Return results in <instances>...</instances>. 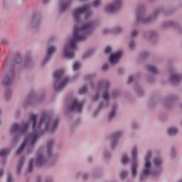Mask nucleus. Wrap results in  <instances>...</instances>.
Returning <instances> with one entry per match:
<instances>
[{
  "label": "nucleus",
  "mask_w": 182,
  "mask_h": 182,
  "mask_svg": "<svg viewBox=\"0 0 182 182\" xmlns=\"http://www.w3.org/2000/svg\"><path fill=\"white\" fill-rule=\"evenodd\" d=\"M85 79V80H92V79H93V75H86Z\"/></svg>",
  "instance_id": "54"
},
{
  "label": "nucleus",
  "mask_w": 182,
  "mask_h": 182,
  "mask_svg": "<svg viewBox=\"0 0 182 182\" xmlns=\"http://www.w3.org/2000/svg\"><path fill=\"white\" fill-rule=\"evenodd\" d=\"M122 136H123V131H117L110 136L112 150H116L119 144V140Z\"/></svg>",
  "instance_id": "15"
},
{
  "label": "nucleus",
  "mask_w": 182,
  "mask_h": 182,
  "mask_svg": "<svg viewBox=\"0 0 182 182\" xmlns=\"http://www.w3.org/2000/svg\"><path fill=\"white\" fill-rule=\"evenodd\" d=\"M177 182H182V179L178 180Z\"/></svg>",
  "instance_id": "64"
},
{
  "label": "nucleus",
  "mask_w": 182,
  "mask_h": 182,
  "mask_svg": "<svg viewBox=\"0 0 182 182\" xmlns=\"http://www.w3.org/2000/svg\"><path fill=\"white\" fill-rule=\"evenodd\" d=\"M12 97V91L10 90H7L4 92V99L5 100H9L11 97Z\"/></svg>",
  "instance_id": "39"
},
{
  "label": "nucleus",
  "mask_w": 182,
  "mask_h": 182,
  "mask_svg": "<svg viewBox=\"0 0 182 182\" xmlns=\"http://www.w3.org/2000/svg\"><path fill=\"white\" fill-rule=\"evenodd\" d=\"M87 160L89 163H92V161H93V158L92 156H88Z\"/></svg>",
  "instance_id": "60"
},
{
  "label": "nucleus",
  "mask_w": 182,
  "mask_h": 182,
  "mask_svg": "<svg viewBox=\"0 0 182 182\" xmlns=\"http://www.w3.org/2000/svg\"><path fill=\"white\" fill-rule=\"evenodd\" d=\"M119 107V104L114 102L111 107V110L108 115V122H112L114 117H116V113L117 112V109Z\"/></svg>",
  "instance_id": "23"
},
{
  "label": "nucleus",
  "mask_w": 182,
  "mask_h": 182,
  "mask_svg": "<svg viewBox=\"0 0 182 182\" xmlns=\"http://www.w3.org/2000/svg\"><path fill=\"white\" fill-rule=\"evenodd\" d=\"M145 69L151 73V75H160V70L154 65L148 64L146 65Z\"/></svg>",
  "instance_id": "24"
},
{
  "label": "nucleus",
  "mask_w": 182,
  "mask_h": 182,
  "mask_svg": "<svg viewBox=\"0 0 182 182\" xmlns=\"http://www.w3.org/2000/svg\"><path fill=\"white\" fill-rule=\"evenodd\" d=\"M182 8V3L178 2L177 4H176L173 7V11H176V9H180Z\"/></svg>",
  "instance_id": "49"
},
{
  "label": "nucleus",
  "mask_w": 182,
  "mask_h": 182,
  "mask_svg": "<svg viewBox=\"0 0 182 182\" xmlns=\"http://www.w3.org/2000/svg\"><path fill=\"white\" fill-rule=\"evenodd\" d=\"M120 96V92L119 91H114L112 92V97L114 99H116L117 97H119Z\"/></svg>",
  "instance_id": "51"
},
{
  "label": "nucleus",
  "mask_w": 182,
  "mask_h": 182,
  "mask_svg": "<svg viewBox=\"0 0 182 182\" xmlns=\"http://www.w3.org/2000/svg\"><path fill=\"white\" fill-rule=\"evenodd\" d=\"M6 182H12V175L9 173L7 176Z\"/></svg>",
  "instance_id": "53"
},
{
  "label": "nucleus",
  "mask_w": 182,
  "mask_h": 182,
  "mask_svg": "<svg viewBox=\"0 0 182 182\" xmlns=\"http://www.w3.org/2000/svg\"><path fill=\"white\" fill-rule=\"evenodd\" d=\"M102 1L101 0H95L92 3V5L94 8H99L100 6Z\"/></svg>",
  "instance_id": "43"
},
{
  "label": "nucleus",
  "mask_w": 182,
  "mask_h": 182,
  "mask_svg": "<svg viewBox=\"0 0 182 182\" xmlns=\"http://www.w3.org/2000/svg\"><path fill=\"white\" fill-rule=\"evenodd\" d=\"M43 182H52V178H47L44 180Z\"/></svg>",
  "instance_id": "59"
},
{
  "label": "nucleus",
  "mask_w": 182,
  "mask_h": 182,
  "mask_svg": "<svg viewBox=\"0 0 182 182\" xmlns=\"http://www.w3.org/2000/svg\"><path fill=\"white\" fill-rule=\"evenodd\" d=\"M87 92V87L86 86H83L79 90L78 93L79 95H85Z\"/></svg>",
  "instance_id": "44"
},
{
  "label": "nucleus",
  "mask_w": 182,
  "mask_h": 182,
  "mask_svg": "<svg viewBox=\"0 0 182 182\" xmlns=\"http://www.w3.org/2000/svg\"><path fill=\"white\" fill-rule=\"evenodd\" d=\"M79 68H80V63H79V62L75 63L73 65V69L75 72H76V70H77Z\"/></svg>",
  "instance_id": "47"
},
{
  "label": "nucleus",
  "mask_w": 182,
  "mask_h": 182,
  "mask_svg": "<svg viewBox=\"0 0 182 182\" xmlns=\"http://www.w3.org/2000/svg\"><path fill=\"white\" fill-rule=\"evenodd\" d=\"M128 176H129L128 171L122 170L119 172V178H121V180H126Z\"/></svg>",
  "instance_id": "35"
},
{
  "label": "nucleus",
  "mask_w": 182,
  "mask_h": 182,
  "mask_svg": "<svg viewBox=\"0 0 182 182\" xmlns=\"http://www.w3.org/2000/svg\"><path fill=\"white\" fill-rule=\"evenodd\" d=\"M43 148L40 149L37 154V158L36 159V164L38 167H42L44 164L48 163V155L45 156V152H43Z\"/></svg>",
  "instance_id": "16"
},
{
  "label": "nucleus",
  "mask_w": 182,
  "mask_h": 182,
  "mask_svg": "<svg viewBox=\"0 0 182 182\" xmlns=\"http://www.w3.org/2000/svg\"><path fill=\"white\" fill-rule=\"evenodd\" d=\"M73 0H59L58 1V12L59 14H63L67 12L68 9L70 8L72 1Z\"/></svg>",
  "instance_id": "19"
},
{
  "label": "nucleus",
  "mask_w": 182,
  "mask_h": 182,
  "mask_svg": "<svg viewBox=\"0 0 182 182\" xmlns=\"http://www.w3.org/2000/svg\"><path fill=\"white\" fill-rule=\"evenodd\" d=\"M177 156V150L176 149L175 147L171 148L170 150V157L171 159H176Z\"/></svg>",
  "instance_id": "38"
},
{
  "label": "nucleus",
  "mask_w": 182,
  "mask_h": 182,
  "mask_svg": "<svg viewBox=\"0 0 182 182\" xmlns=\"http://www.w3.org/2000/svg\"><path fill=\"white\" fill-rule=\"evenodd\" d=\"M157 103H159V99H157V97H151L148 102V107H149V109H153V107H156V106H157Z\"/></svg>",
  "instance_id": "29"
},
{
  "label": "nucleus",
  "mask_w": 182,
  "mask_h": 182,
  "mask_svg": "<svg viewBox=\"0 0 182 182\" xmlns=\"http://www.w3.org/2000/svg\"><path fill=\"white\" fill-rule=\"evenodd\" d=\"M135 92L138 96H143L144 95V91H143V89L140 85H135Z\"/></svg>",
  "instance_id": "34"
},
{
  "label": "nucleus",
  "mask_w": 182,
  "mask_h": 182,
  "mask_svg": "<svg viewBox=\"0 0 182 182\" xmlns=\"http://www.w3.org/2000/svg\"><path fill=\"white\" fill-rule=\"evenodd\" d=\"M146 11H147V5L145 3H141L138 4L136 9V16L135 18V26L139 25H150L154 22H157L159 19V15L164 12V7H158L152 10V12L149 16L146 15Z\"/></svg>",
  "instance_id": "5"
},
{
  "label": "nucleus",
  "mask_w": 182,
  "mask_h": 182,
  "mask_svg": "<svg viewBox=\"0 0 182 182\" xmlns=\"http://www.w3.org/2000/svg\"><path fill=\"white\" fill-rule=\"evenodd\" d=\"M82 15H85V19H90L93 16V11L90 10V6L84 5L75 8L73 11V19L74 27L73 36L65 44L63 55L66 59H73L75 58V50H76V43L86 41L89 35H92L95 29V23L90 21L80 25L82 22Z\"/></svg>",
  "instance_id": "2"
},
{
  "label": "nucleus",
  "mask_w": 182,
  "mask_h": 182,
  "mask_svg": "<svg viewBox=\"0 0 182 182\" xmlns=\"http://www.w3.org/2000/svg\"><path fill=\"white\" fill-rule=\"evenodd\" d=\"M31 63H32V58H31V57H27L25 61L26 66H29Z\"/></svg>",
  "instance_id": "48"
},
{
  "label": "nucleus",
  "mask_w": 182,
  "mask_h": 182,
  "mask_svg": "<svg viewBox=\"0 0 182 182\" xmlns=\"http://www.w3.org/2000/svg\"><path fill=\"white\" fill-rule=\"evenodd\" d=\"M41 16L39 13H35L31 21L27 24V27L30 31H38L41 26Z\"/></svg>",
  "instance_id": "11"
},
{
  "label": "nucleus",
  "mask_w": 182,
  "mask_h": 182,
  "mask_svg": "<svg viewBox=\"0 0 182 182\" xmlns=\"http://www.w3.org/2000/svg\"><path fill=\"white\" fill-rule=\"evenodd\" d=\"M153 151L148 150L144 156V165L142 173L139 176L141 181H144L149 176L153 178H159L163 173V158L161 156H156L152 162Z\"/></svg>",
  "instance_id": "3"
},
{
  "label": "nucleus",
  "mask_w": 182,
  "mask_h": 182,
  "mask_svg": "<svg viewBox=\"0 0 182 182\" xmlns=\"http://www.w3.org/2000/svg\"><path fill=\"white\" fill-rule=\"evenodd\" d=\"M154 75L153 74L151 75H148L146 76V81L148 82V83H154Z\"/></svg>",
  "instance_id": "40"
},
{
  "label": "nucleus",
  "mask_w": 182,
  "mask_h": 182,
  "mask_svg": "<svg viewBox=\"0 0 182 182\" xmlns=\"http://www.w3.org/2000/svg\"><path fill=\"white\" fill-rule=\"evenodd\" d=\"M111 31H112V29L109 30L107 28H105L103 30V33H112Z\"/></svg>",
  "instance_id": "57"
},
{
  "label": "nucleus",
  "mask_w": 182,
  "mask_h": 182,
  "mask_svg": "<svg viewBox=\"0 0 182 182\" xmlns=\"http://www.w3.org/2000/svg\"><path fill=\"white\" fill-rule=\"evenodd\" d=\"M179 23L178 21L174 20L164 21L161 23V28L163 31H167L171 28L178 32Z\"/></svg>",
  "instance_id": "14"
},
{
  "label": "nucleus",
  "mask_w": 182,
  "mask_h": 182,
  "mask_svg": "<svg viewBox=\"0 0 182 182\" xmlns=\"http://www.w3.org/2000/svg\"><path fill=\"white\" fill-rule=\"evenodd\" d=\"M139 77H140V75L139 73L136 74L134 76L130 75L128 77L127 83H129V84L133 83V82H134V80L139 79Z\"/></svg>",
  "instance_id": "37"
},
{
  "label": "nucleus",
  "mask_w": 182,
  "mask_h": 182,
  "mask_svg": "<svg viewBox=\"0 0 182 182\" xmlns=\"http://www.w3.org/2000/svg\"><path fill=\"white\" fill-rule=\"evenodd\" d=\"M50 0H43V2L44 4V5H46V4H48V2H49Z\"/></svg>",
  "instance_id": "62"
},
{
  "label": "nucleus",
  "mask_w": 182,
  "mask_h": 182,
  "mask_svg": "<svg viewBox=\"0 0 182 182\" xmlns=\"http://www.w3.org/2000/svg\"><path fill=\"white\" fill-rule=\"evenodd\" d=\"M32 170H33V159H31L29 161L28 173H32Z\"/></svg>",
  "instance_id": "42"
},
{
  "label": "nucleus",
  "mask_w": 182,
  "mask_h": 182,
  "mask_svg": "<svg viewBox=\"0 0 182 182\" xmlns=\"http://www.w3.org/2000/svg\"><path fill=\"white\" fill-rule=\"evenodd\" d=\"M178 100V95H171L166 97L164 100V106L167 109H170V107H173L174 105V102Z\"/></svg>",
  "instance_id": "21"
},
{
  "label": "nucleus",
  "mask_w": 182,
  "mask_h": 182,
  "mask_svg": "<svg viewBox=\"0 0 182 182\" xmlns=\"http://www.w3.org/2000/svg\"><path fill=\"white\" fill-rule=\"evenodd\" d=\"M136 46H137V44L136 43V40H134V38H129V41L128 43L129 50H134Z\"/></svg>",
  "instance_id": "32"
},
{
  "label": "nucleus",
  "mask_w": 182,
  "mask_h": 182,
  "mask_svg": "<svg viewBox=\"0 0 182 182\" xmlns=\"http://www.w3.org/2000/svg\"><path fill=\"white\" fill-rule=\"evenodd\" d=\"M24 163H25V158H23V156L20 157L18 161V164L16 168L17 176H21V174L22 173V168H23Z\"/></svg>",
  "instance_id": "25"
},
{
  "label": "nucleus",
  "mask_w": 182,
  "mask_h": 182,
  "mask_svg": "<svg viewBox=\"0 0 182 182\" xmlns=\"http://www.w3.org/2000/svg\"><path fill=\"white\" fill-rule=\"evenodd\" d=\"M95 55V49L90 48V50H87L84 54L82 55V59H89L91 56H93Z\"/></svg>",
  "instance_id": "31"
},
{
  "label": "nucleus",
  "mask_w": 182,
  "mask_h": 182,
  "mask_svg": "<svg viewBox=\"0 0 182 182\" xmlns=\"http://www.w3.org/2000/svg\"><path fill=\"white\" fill-rule=\"evenodd\" d=\"M102 158L104 160H110L112 159V154L107 149H105Z\"/></svg>",
  "instance_id": "36"
},
{
  "label": "nucleus",
  "mask_w": 182,
  "mask_h": 182,
  "mask_svg": "<svg viewBox=\"0 0 182 182\" xmlns=\"http://www.w3.org/2000/svg\"><path fill=\"white\" fill-rule=\"evenodd\" d=\"M148 2L149 4H154V3L157 2V0H148Z\"/></svg>",
  "instance_id": "61"
},
{
  "label": "nucleus",
  "mask_w": 182,
  "mask_h": 182,
  "mask_svg": "<svg viewBox=\"0 0 182 182\" xmlns=\"http://www.w3.org/2000/svg\"><path fill=\"white\" fill-rule=\"evenodd\" d=\"M117 73L118 75H123V73H124V70H123V68H119L117 70Z\"/></svg>",
  "instance_id": "55"
},
{
  "label": "nucleus",
  "mask_w": 182,
  "mask_h": 182,
  "mask_svg": "<svg viewBox=\"0 0 182 182\" xmlns=\"http://www.w3.org/2000/svg\"><path fill=\"white\" fill-rule=\"evenodd\" d=\"M54 84L53 87L55 92H62L65 86L69 83V77L65 75V71L58 70L53 73Z\"/></svg>",
  "instance_id": "6"
},
{
  "label": "nucleus",
  "mask_w": 182,
  "mask_h": 182,
  "mask_svg": "<svg viewBox=\"0 0 182 182\" xmlns=\"http://www.w3.org/2000/svg\"><path fill=\"white\" fill-rule=\"evenodd\" d=\"M129 156H127V155H124L122 156V160H121V163L122 164L126 165L127 164V163H129Z\"/></svg>",
  "instance_id": "41"
},
{
  "label": "nucleus",
  "mask_w": 182,
  "mask_h": 182,
  "mask_svg": "<svg viewBox=\"0 0 182 182\" xmlns=\"http://www.w3.org/2000/svg\"><path fill=\"white\" fill-rule=\"evenodd\" d=\"M139 36V28H132L129 31L130 39H134Z\"/></svg>",
  "instance_id": "33"
},
{
  "label": "nucleus",
  "mask_w": 182,
  "mask_h": 182,
  "mask_svg": "<svg viewBox=\"0 0 182 182\" xmlns=\"http://www.w3.org/2000/svg\"><path fill=\"white\" fill-rule=\"evenodd\" d=\"M43 100H45V94H42L38 100H36V94L35 92H31L28 95L27 98L23 102L24 107H28L30 105L35 103V102H41Z\"/></svg>",
  "instance_id": "13"
},
{
  "label": "nucleus",
  "mask_w": 182,
  "mask_h": 182,
  "mask_svg": "<svg viewBox=\"0 0 182 182\" xmlns=\"http://www.w3.org/2000/svg\"><path fill=\"white\" fill-rule=\"evenodd\" d=\"M177 133H178V129L176 127H171L167 129V134L170 137H174V136H177Z\"/></svg>",
  "instance_id": "27"
},
{
  "label": "nucleus",
  "mask_w": 182,
  "mask_h": 182,
  "mask_svg": "<svg viewBox=\"0 0 182 182\" xmlns=\"http://www.w3.org/2000/svg\"><path fill=\"white\" fill-rule=\"evenodd\" d=\"M109 69H110L109 64H103L101 67V70H102V72H107Z\"/></svg>",
  "instance_id": "45"
},
{
  "label": "nucleus",
  "mask_w": 182,
  "mask_h": 182,
  "mask_svg": "<svg viewBox=\"0 0 182 182\" xmlns=\"http://www.w3.org/2000/svg\"><path fill=\"white\" fill-rule=\"evenodd\" d=\"M80 119H77V124H78V123H80Z\"/></svg>",
  "instance_id": "63"
},
{
  "label": "nucleus",
  "mask_w": 182,
  "mask_h": 182,
  "mask_svg": "<svg viewBox=\"0 0 182 182\" xmlns=\"http://www.w3.org/2000/svg\"><path fill=\"white\" fill-rule=\"evenodd\" d=\"M28 122L23 124L18 123H14L11 124L10 133L13 136V142L16 143L21 136L26 134L29 129V123H31V129L33 132L26 136L20 147L17 149L16 154L19 155L23 153L26 147V153L31 154L33 152L35 144L38 141L39 136H42L46 130L49 133H55L59 127L60 119L52 117L48 112H43L41 114L39 122L38 123V115L36 114H30L28 117Z\"/></svg>",
  "instance_id": "1"
},
{
  "label": "nucleus",
  "mask_w": 182,
  "mask_h": 182,
  "mask_svg": "<svg viewBox=\"0 0 182 182\" xmlns=\"http://www.w3.org/2000/svg\"><path fill=\"white\" fill-rule=\"evenodd\" d=\"M83 102H79L76 99H73L71 103V105L68 108L69 113H72V112H77V113H82V110H83Z\"/></svg>",
  "instance_id": "17"
},
{
  "label": "nucleus",
  "mask_w": 182,
  "mask_h": 182,
  "mask_svg": "<svg viewBox=\"0 0 182 182\" xmlns=\"http://www.w3.org/2000/svg\"><path fill=\"white\" fill-rule=\"evenodd\" d=\"M9 156V149L0 150V157L1 159V163L5 164L6 163V157Z\"/></svg>",
  "instance_id": "26"
},
{
  "label": "nucleus",
  "mask_w": 182,
  "mask_h": 182,
  "mask_svg": "<svg viewBox=\"0 0 182 182\" xmlns=\"http://www.w3.org/2000/svg\"><path fill=\"white\" fill-rule=\"evenodd\" d=\"M132 127L133 130H137L139 129V124H137V122H133L132 124Z\"/></svg>",
  "instance_id": "52"
},
{
  "label": "nucleus",
  "mask_w": 182,
  "mask_h": 182,
  "mask_svg": "<svg viewBox=\"0 0 182 182\" xmlns=\"http://www.w3.org/2000/svg\"><path fill=\"white\" fill-rule=\"evenodd\" d=\"M15 64L12 63L10 66V70L7 74L4 76L3 84L4 86L9 87L14 83V79H15Z\"/></svg>",
  "instance_id": "12"
},
{
  "label": "nucleus",
  "mask_w": 182,
  "mask_h": 182,
  "mask_svg": "<svg viewBox=\"0 0 182 182\" xmlns=\"http://www.w3.org/2000/svg\"><path fill=\"white\" fill-rule=\"evenodd\" d=\"M182 75L178 73H173L169 77V81L171 85H179L180 82H181Z\"/></svg>",
  "instance_id": "22"
},
{
  "label": "nucleus",
  "mask_w": 182,
  "mask_h": 182,
  "mask_svg": "<svg viewBox=\"0 0 182 182\" xmlns=\"http://www.w3.org/2000/svg\"><path fill=\"white\" fill-rule=\"evenodd\" d=\"M149 56H150V53L145 51L144 53H142L141 54V58L143 59H146V58H149Z\"/></svg>",
  "instance_id": "50"
},
{
  "label": "nucleus",
  "mask_w": 182,
  "mask_h": 182,
  "mask_svg": "<svg viewBox=\"0 0 182 182\" xmlns=\"http://www.w3.org/2000/svg\"><path fill=\"white\" fill-rule=\"evenodd\" d=\"M124 29L123 27L118 26L111 28V33H114V35H120V33H123Z\"/></svg>",
  "instance_id": "30"
},
{
  "label": "nucleus",
  "mask_w": 182,
  "mask_h": 182,
  "mask_svg": "<svg viewBox=\"0 0 182 182\" xmlns=\"http://www.w3.org/2000/svg\"><path fill=\"white\" fill-rule=\"evenodd\" d=\"M112 52H113V49L110 46H107L105 49V53L107 55H109V60L110 65H117L120 58H122V51L119 50L114 53H112Z\"/></svg>",
  "instance_id": "9"
},
{
  "label": "nucleus",
  "mask_w": 182,
  "mask_h": 182,
  "mask_svg": "<svg viewBox=\"0 0 182 182\" xmlns=\"http://www.w3.org/2000/svg\"><path fill=\"white\" fill-rule=\"evenodd\" d=\"M77 178H82V180H88L89 179V173L85 171H78L75 174Z\"/></svg>",
  "instance_id": "28"
},
{
  "label": "nucleus",
  "mask_w": 182,
  "mask_h": 182,
  "mask_svg": "<svg viewBox=\"0 0 182 182\" xmlns=\"http://www.w3.org/2000/svg\"><path fill=\"white\" fill-rule=\"evenodd\" d=\"M120 8H122V0H114L104 7V11L107 14H116L120 11Z\"/></svg>",
  "instance_id": "10"
},
{
  "label": "nucleus",
  "mask_w": 182,
  "mask_h": 182,
  "mask_svg": "<svg viewBox=\"0 0 182 182\" xmlns=\"http://www.w3.org/2000/svg\"><path fill=\"white\" fill-rule=\"evenodd\" d=\"M143 36L150 42H156L159 39V33L156 30H147L143 33Z\"/></svg>",
  "instance_id": "18"
},
{
  "label": "nucleus",
  "mask_w": 182,
  "mask_h": 182,
  "mask_svg": "<svg viewBox=\"0 0 182 182\" xmlns=\"http://www.w3.org/2000/svg\"><path fill=\"white\" fill-rule=\"evenodd\" d=\"M53 146H55V141L53 139H49L47 142L46 153L48 160L51 162L50 164H55V161H56L58 157H59V154L57 153H52Z\"/></svg>",
  "instance_id": "8"
},
{
  "label": "nucleus",
  "mask_w": 182,
  "mask_h": 182,
  "mask_svg": "<svg viewBox=\"0 0 182 182\" xmlns=\"http://www.w3.org/2000/svg\"><path fill=\"white\" fill-rule=\"evenodd\" d=\"M14 63H16V65H19V63H21V55H16L14 59Z\"/></svg>",
  "instance_id": "46"
},
{
  "label": "nucleus",
  "mask_w": 182,
  "mask_h": 182,
  "mask_svg": "<svg viewBox=\"0 0 182 182\" xmlns=\"http://www.w3.org/2000/svg\"><path fill=\"white\" fill-rule=\"evenodd\" d=\"M137 154H139V149L137 146H134L132 149V166L131 173L132 178L137 177L139 170V160H137Z\"/></svg>",
  "instance_id": "7"
},
{
  "label": "nucleus",
  "mask_w": 182,
  "mask_h": 182,
  "mask_svg": "<svg viewBox=\"0 0 182 182\" xmlns=\"http://www.w3.org/2000/svg\"><path fill=\"white\" fill-rule=\"evenodd\" d=\"M4 173H5V171H4V169H0V177H3Z\"/></svg>",
  "instance_id": "58"
},
{
  "label": "nucleus",
  "mask_w": 182,
  "mask_h": 182,
  "mask_svg": "<svg viewBox=\"0 0 182 182\" xmlns=\"http://www.w3.org/2000/svg\"><path fill=\"white\" fill-rule=\"evenodd\" d=\"M56 52V46H48L46 48V55L44 58L42 66H45L46 63H47L50 59L52 58V56L53 55V53Z\"/></svg>",
  "instance_id": "20"
},
{
  "label": "nucleus",
  "mask_w": 182,
  "mask_h": 182,
  "mask_svg": "<svg viewBox=\"0 0 182 182\" xmlns=\"http://www.w3.org/2000/svg\"><path fill=\"white\" fill-rule=\"evenodd\" d=\"M178 33H182V26H181V25H180V23H179L178 27Z\"/></svg>",
  "instance_id": "56"
},
{
  "label": "nucleus",
  "mask_w": 182,
  "mask_h": 182,
  "mask_svg": "<svg viewBox=\"0 0 182 182\" xmlns=\"http://www.w3.org/2000/svg\"><path fill=\"white\" fill-rule=\"evenodd\" d=\"M92 90L95 94L92 96V102H97L100 99L102 93V102H99L97 109L94 111L93 115L97 116L103 109H107L110 106V82L107 80H101L97 84H92Z\"/></svg>",
  "instance_id": "4"
}]
</instances>
